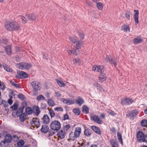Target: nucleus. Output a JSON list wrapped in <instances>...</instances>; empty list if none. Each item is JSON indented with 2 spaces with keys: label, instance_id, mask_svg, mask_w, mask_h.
<instances>
[{
  "label": "nucleus",
  "instance_id": "13d9d810",
  "mask_svg": "<svg viewBox=\"0 0 147 147\" xmlns=\"http://www.w3.org/2000/svg\"><path fill=\"white\" fill-rule=\"evenodd\" d=\"M55 94V96L57 97H60L61 96V94L59 91L56 92Z\"/></svg>",
  "mask_w": 147,
  "mask_h": 147
},
{
  "label": "nucleus",
  "instance_id": "338daca9",
  "mask_svg": "<svg viewBox=\"0 0 147 147\" xmlns=\"http://www.w3.org/2000/svg\"><path fill=\"white\" fill-rule=\"evenodd\" d=\"M98 90H99L100 91H104V89L102 88L100 86L97 89Z\"/></svg>",
  "mask_w": 147,
  "mask_h": 147
},
{
  "label": "nucleus",
  "instance_id": "4468645a",
  "mask_svg": "<svg viewBox=\"0 0 147 147\" xmlns=\"http://www.w3.org/2000/svg\"><path fill=\"white\" fill-rule=\"evenodd\" d=\"M134 18L136 24H137L139 23V11L138 10H134Z\"/></svg>",
  "mask_w": 147,
  "mask_h": 147
},
{
  "label": "nucleus",
  "instance_id": "1a4fd4ad",
  "mask_svg": "<svg viewBox=\"0 0 147 147\" xmlns=\"http://www.w3.org/2000/svg\"><path fill=\"white\" fill-rule=\"evenodd\" d=\"M30 124L32 127H38L40 125L39 120L36 118H33L30 121Z\"/></svg>",
  "mask_w": 147,
  "mask_h": 147
},
{
  "label": "nucleus",
  "instance_id": "aec40b11",
  "mask_svg": "<svg viewBox=\"0 0 147 147\" xmlns=\"http://www.w3.org/2000/svg\"><path fill=\"white\" fill-rule=\"evenodd\" d=\"M83 42L81 41H78L76 42V47L77 50L81 49V47L83 46Z\"/></svg>",
  "mask_w": 147,
  "mask_h": 147
},
{
  "label": "nucleus",
  "instance_id": "680f3d73",
  "mask_svg": "<svg viewBox=\"0 0 147 147\" xmlns=\"http://www.w3.org/2000/svg\"><path fill=\"white\" fill-rule=\"evenodd\" d=\"M69 119V116L67 114H65L63 116V119L64 120L67 119Z\"/></svg>",
  "mask_w": 147,
  "mask_h": 147
},
{
  "label": "nucleus",
  "instance_id": "473e14b6",
  "mask_svg": "<svg viewBox=\"0 0 147 147\" xmlns=\"http://www.w3.org/2000/svg\"><path fill=\"white\" fill-rule=\"evenodd\" d=\"M123 29L124 31L125 32H129L130 29L128 25H124L123 26Z\"/></svg>",
  "mask_w": 147,
  "mask_h": 147
},
{
  "label": "nucleus",
  "instance_id": "5701e85b",
  "mask_svg": "<svg viewBox=\"0 0 147 147\" xmlns=\"http://www.w3.org/2000/svg\"><path fill=\"white\" fill-rule=\"evenodd\" d=\"M48 129L49 127L48 126L46 125H43L41 129V131L42 132L46 133L48 131Z\"/></svg>",
  "mask_w": 147,
  "mask_h": 147
},
{
  "label": "nucleus",
  "instance_id": "4d7b16f0",
  "mask_svg": "<svg viewBox=\"0 0 147 147\" xmlns=\"http://www.w3.org/2000/svg\"><path fill=\"white\" fill-rule=\"evenodd\" d=\"M107 112L110 115L112 116H114L115 114V113L113 111H111V110L107 111Z\"/></svg>",
  "mask_w": 147,
  "mask_h": 147
},
{
  "label": "nucleus",
  "instance_id": "2f4dec72",
  "mask_svg": "<svg viewBox=\"0 0 147 147\" xmlns=\"http://www.w3.org/2000/svg\"><path fill=\"white\" fill-rule=\"evenodd\" d=\"M3 67L4 69L7 71L11 72L12 71V69L5 64L3 65Z\"/></svg>",
  "mask_w": 147,
  "mask_h": 147
},
{
  "label": "nucleus",
  "instance_id": "f3484780",
  "mask_svg": "<svg viewBox=\"0 0 147 147\" xmlns=\"http://www.w3.org/2000/svg\"><path fill=\"white\" fill-rule=\"evenodd\" d=\"M105 60L106 62L109 61L111 64H113L115 67L117 65V62L114 59L111 58L109 56L107 57Z\"/></svg>",
  "mask_w": 147,
  "mask_h": 147
},
{
  "label": "nucleus",
  "instance_id": "f03ea898",
  "mask_svg": "<svg viewBox=\"0 0 147 147\" xmlns=\"http://www.w3.org/2000/svg\"><path fill=\"white\" fill-rule=\"evenodd\" d=\"M81 132V128L79 127H76L74 130V132H71L69 135V138L70 140H74L78 137Z\"/></svg>",
  "mask_w": 147,
  "mask_h": 147
},
{
  "label": "nucleus",
  "instance_id": "4be33fe9",
  "mask_svg": "<svg viewBox=\"0 0 147 147\" xmlns=\"http://www.w3.org/2000/svg\"><path fill=\"white\" fill-rule=\"evenodd\" d=\"M67 52L69 55H71L73 53L75 55H77L78 52V51L76 49H73L71 50H67Z\"/></svg>",
  "mask_w": 147,
  "mask_h": 147
},
{
  "label": "nucleus",
  "instance_id": "f257e3e1",
  "mask_svg": "<svg viewBox=\"0 0 147 147\" xmlns=\"http://www.w3.org/2000/svg\"><path fill=\"white\" fill-rule=\"evenodd\" d=\"M5 26L6 30L10 31L18 30L19 29L18 24L15 22H6L5 23Z\"/></svg>",
  "mask_w": 147,
  "mask_h": 147
},
{
  "label": "nucleus",
  "instance_id": "4c0bfd02",
  "mask_svg": "<svg viewBox=\"0 0 147 147\" xmlns=\"http://www.w3.org/2000/svg\"><path fill=\"white\" fill-rule=\"evenodd\" d=\"M34 111L35 115L38 116L40 112L39 108L38 106L36 107Z\"/></svg>",
  "mask_w": 147,
  "mask_h": 147
},
{
  "label": "nucleus",
  "instance_id": "69168bd1",
  "mask_svg": "<svg viewBox=\"0 0 147 147\" xmlns=\"http://www.w3.org/2000/svg\"><path fill=\"white\" fill-rule=\"evenodd\" d=\"M8 102L10 105H11L13 103L12 100L11 99H8Z\"/></svg>",
  "mask_w": 147,
  "mask_h": 147
},
{
  "label": "nucleus",
  "instance_id": "09e8293b",
  "mask_svg": "<svg viewBox=\"0 0 147 147\" xmlns=\"http://www.w3.org/2000/svg\"><path fill=\"white\" fill-rule=\"evenodd\" d=\"M54 110L55 111H63V109L61 107H56L54 108Z\"/></svg>",
  "mask_w": 147,
  "mask_h": 147
},
{
  "label": "nucleus",
  "instance_id": "c03bdc74",
  "mask_svg": "<svg viewBox=\"0 0 147 147\" xmlns=\"http://www.w3.org/2000/svg\"><path fill=\"white\" fill-rule=\"evenodd\" d=\"M26 110L27 113L28 114H31L32 112V111L31 108L30 107H27Z\"/></svg>",
  "mask_w": 147,
  "mask_h": 147
},
{
  "label": "nucleus",
  "instance_id": "7c9ffc66",
  "mask_svg": "<svg viewBox=\"0 0 147 147\" xmlns=\"http://www.w3.org/2000/svg\"><path fill=\"white\" fill-rule=\"evenodd\" d=\"M72 61L74 64L77 65H80L81 63L80 60L78 58H77L74 59L72 60Z\"/></svg>",
  "mask_w": 147,
  "mask_h": 147
},
{
  "label": "nucleus",
  "instance_id": "0eeeda50",
  "mask_svg": "<svg viewBox=\"0 0 147 147\" xmlns=\"http://www.w3.org/2000/svg\"><path fill=\"white\" fill-rule=\"evenodd\" d=\"M134 102L131 99L125 97L121 99V103L122 105H129Z\"/></svg>",
  "mask_w": 147,
  "mask_h": 147
},
{
  "label": "nucleus",
  "instance_id": "3c124183",
  "mask_svg": "<svg viewBox=\"0 0 147 147\" xmlns=\"http://www.w3.org/2000/svg\"><path fill=\"white\" fill-rule=\"evenodd\" d=\"M18 107V104L17 103H15L14 104L13 106L11 107V108L13 110H16L17 109Z\"/></svg>",
  "mask_w": 147,
  "mask_h": 147
},
{
  "label": "nucleus",
  "instance_id": "dca6fc26",
  "mask_svg": "<svg viewBox=\"0 0 147 147\" xmlns=\"http://www.w3.org/2000/svg\"><path fill=\"white\" fill-rule=\"evenodd\" d=\"M42 122L45 124H47L50 121V118L47 114L44 115L42 118Z\"/></svg>",
  "mask_w": 147,
  "mask_h": 147
},
{
  "label": "nucleus",
  "instance_id": "6ab92c4d",
  "mask_svg": "<svg viewBox=\"0 0 147 147\" xmlns=\"http://www.w3.org/2000/svg\"><path fill=\"white\" fill-rule=\"evenodd\" d=\"M106 74L104 73L103 72L101 73V74L99 76V82H103L106 80Z\"/></svg>",
  "mask_w": 147,
  "mask_h": 147
},
{
  "label": "nucleus",
  "instance_id": "6e6552de",
  "mask_svg": "<svg viewBox=\"0 0 147 147\" xmlns=\"http://www.w3.org/2000/svg\"><path fill=\"white\" fill-rule=\"evenodd\" d=\"M90 118L92 120L98 124H101L102 123V120L97 115H91Z\"/></svg>",
  "mask_w": 147,
  "mask_h": 147
},
{
  "label": "nucleus",
  "instance_id": "5fc2aeb1",
  "mask_svg": "<svg viewBox=\"0 0 147 147\" xmlns=\"http://www.w3.org/2000/svg\"><path fill=\"white\" fill-rule=\"evenodd\" d=\"M70 127V126L69 124H67L64 126V129L65 130H68Z\"/></svg>",
  "mask_w": 147,
  "mask_h": 147
},
{
  "label": "nucleus",
  "instance_id": "9d476101",
  "mask_svg": "<svg viewBox=\"0 0 147 147\" xmlns=\"http://www.w3.org/2000/svg\"><path fill=\"white\" fill-rule=\"evenodd\" d=\"M18 75L16 76L17 78H26L28 77V74L22 71H17Z\"/></svg>",
  "mask_w": 147,
  "mask_h": 147
},
{
  "label": "nucleus",
  "instance_id": "a211bd4d",
  "mask_svg": "<svg viewBox=\"0 0 147 147\" xmlns=\"http://www.w3.org/2000/svg\"><path fill=\"white\" fill-rule=\"evenodd\" d=\"M29 20L31 21L34 20H36V16L34 13L28 14L26 15Z\"/></svg>",
  "mask_w": 147,
  "mask_h": 147
},
{
  "label": "nucleus",
  "instance_id": "bb28decb",
  "mask_svg": "<svg viewBox=\"0 0 147 147\" xmlns=\"http://www.w3.org/2000/svg\"><path fill=\"white\" fill-rule=\"evenodd\" d=\"M91 128L96 133L98 134H100V131L98 127L95 126H91Z\"/></svg>",
  "mask_w": 147,
  "mask_h": 147
},
{
  "label": "nucleus",
  "instance_id": "2eb2a0df",
  "mask_svg": "<svg viewBox=\"0 0 147 147\" xmlns=\"http://www.w3.org/2000/svg\"><path fill=\"white\" fill-rule=\"evenodd\" d=\"M65 134V131L61 130L57 132V135L59 138L63 139L64 138Z\"/></svg>",
  "mask_w": 147,
  "mask_h": 147
},
{
  "label": "nucleus",
  "instance_id": "37998d69",
  "mask_svg": "<svg viewBox=\"0 0 147 147\" xmlns=\"http://www.w3.org/2000/svg\"><path fill=\"white\" fill-rule=\"evenodd\" d=\"M141 124L143 126H146L147 125V120L145 119L142 120L141 122Z\"/></svg>",
  "mask_w": 147,
  "mask_h": 147
},
{
  "label": "nucleus",
  "instance_id": "ea45409f",
  "mask_svg": "<svg viewBox=\"0 0 147 147\" xmlns=\"http://www.w3.org/2000/svg\"><path fill=\"white\" fill-rule=\"evenodd\" d=\"M74 113L76 115H79L80 113V111L78 108L75 109H73Z\"/></svg>",
  "mask_w": 147,
  "mask_h": 147
},
{
  "label": "nucleus",
  "instance_id": "0e129e2a",
  "mask_svg": "<svg viewBox=\"0 0 147 147\" xmlns=\"http://www.w3.org/2000/svg\"><path fill=\"white\" fill-rule=\"evenodd\" d=\"M100 85L98 83H95L93 84V86L96 88L97 89L99 87Z\"/></svg>",
  "mask_w": 147,
  "mask_h": 147
},
{
  "label": "nucleus",
  "instance_id": "6e6d98bb",
  "mask_svg": "<svg viewBox=\"0 0 147 147\" xmlns=\"http://www.w3.org/2000/svg\"><path fill=\"white\" fill-rule=\"evenodd\" d=\"M18 97L20 99L22 100H24L25 98V97L24 95L22 94H19L18 95Z\"/></svg>",
  "mask_w": 147,
  "mask_h": 147
},
{
  "label": "nucleus",
  "instance_id": "8fccbe9b",
  "mask_svg": "<svg viewBox=\"0 0 147 147\" xmlns=\"http://www.w3.org/2000/svg\"><path fill=\"white\" fill-rule=\"evenodd\" d=\"M43 58L47 60H48L50 59V57L49 55H48L47 53H45L43 55Z\"/></svg>",
  "mask_w": 147,
  "mask_h": 147
},
{
  "label": "nucleus",
  "instance_id": "c85d7f7f",
  "mask_svg": "<svg viewBox=\"0 0 147 147\" xmlns=\"http://www.w3.org/2000/svg\"><path fill=\"white\" fill-rule=\"evenodd\" d=\"M76 104H78L80 106L84 102V100L81 98L79 97L78 99L76 100Z\"/></svg>",
  "mask_w": 147,
  "mask_h": 147
},
{
  "label": "nucleus",
  "instance_id": "412c9836",
  "mask_svg": "<svg viewBox=\"0 0 147 147\" xmlns=\"http://www.w3.org/2000/svg\"><path fill=\"white\" fill-rule=\"evenodd\" d=\"M110 142L112 147H119V145L117 142L112 139L110 140Z\"/></svg>",
  "mask_w": 147,
  "mask_h": 147
},
{
  "label": "nucleus",
  "instance_id": "e433bc0d",
  "mask_svg": "<svg viewBox=\"0 0 147 147\" xmlns=\"http://www.w3.org/2000/svg\"><path fill=\"white\" fill-rule=\"evenodd\" d=\"M26 118V115L24 114H21L20 116V120L22 121H24Z\"/></svg>",
  "mask_w": 147,
  "mask_h": 147
},
{
  "label": "nucleus",
  "instance_id": "603ef678",
  "mask_svg": "<svg viewBox=\"0 0 147 147\" xmlns=\"http://www.w3.org/2000/svg\"><path fill=\"white\" fill-rule=\"evenodd\" d=\"M128 116L129 117L130 119H133L134 118V117L135 116L133 113H132V111H131L129 113V114Z\"/></svg>",
  "mask_w": 147,
  "mask_h": 147
},
{
  "label": "nucleus",
  "instance_id": "423d86ee",
  "mask_svg": "<svg viewBox=\"0 0 147 147\" xmlns=\"http://www.w3.org/2000/svg\"><path fill=\"white\" fill-rule=\"evenodd\" d=\"M31 84L34 90L35 91L40 90L41 88L40 83L38 82L34 81L31 83Z\"/></svg>",
  "mask_w": 147,
  "mask_h": 147
},
{
  "label": "nucleus",
  "instance_id": "7ed1b4c3",
  "mask_svg": "<svg viewBox=\"0 0 147 147\" xmlns=\"http://www.w3.org/2000/svg\"><path fill=\"white\" fill-rule=\"evenodd\" d=\"M61 124L58 121L54 120L52 121L50 125V128L53 130L57 131L61 128Z\"/></svg>",
  "mask_w": 147,
  "mask_h": 147
},
{
  "label": "nucleus",
  "instance_id": "bf43d9fd",
  "mask_svg": "<svg viewBox=\"0 0 147 147\" xmlns=\"http://www.w3.org/2000/svg\"><path fill=\"white\" fill-rule=\"evenodd\" d=\"M131 111L132 113H133L135 116L138 113V112L137 110H132Z\"/></svg>",
  "mask_w": 147,
  "mask_h": 147
},
{
  "label": "nucleus",
  "instance_id": "58836bf2",
  "mask_svg": "<svg viewBox=\"0 0 147 147\" xmlns=\"http://www.w3.org/2000/svg\"><path fill=\"white\" fill-rule=\"evenodd\" d=\"M78 35L81 39H84V35L82 31H79L78 32Z\"/></svg>",
  "mask_w": 147,
  "mask_h": 147
},
{
  "label": "nucleus",
  "instance_id": "052dcab7",
  "mask_svg": "<svg viewBox=\"0 0 147 147\" xmlns=\"http://www.w3.org/2000/svg\"><path fill=\"white\" fill-rule=\"evenodd\" d=\"M7 102L4 100H2L1 98H0V105L3 104L5 105Z\"/></svg>",
  "mask_w": 147,
  "mask_h": 147
},
{
  "label": "nucleus",
  "instance_id": "9b49d317",
  "mask_svg": "<svg viewBox=\"0 0 147 147\" xmlns=\"http://www.w3.org/2000/svg\"><path fill=\"white\" fill-rule=\"evenodd\" d=\"M145 136L141 132L139 131L138 132L137 135V140L140 142H144Z\"/></svg>",
  "mask_w": 147,
  "mask_h": 147
},
{
  "label": "nucleus",
  "instance_id": "79ce46f5",
  "mask_svg": "<svg viewBox=\"0 0 147 147\" xmlns=\"http://www.w3.org/2000/svg\"><path fill=\"white\" fill-rule=\"evenodd\" d=\"M117 138L120 142L123 144L122 138L121 134L119 132H118L117 134Z\"/></svg>",
  "mask_w": 147,
  "mask_h": 147
},
{
  "label": "nucleus",
  "instance_id": "de8ad7c7",
  "mask_svg": "<svg viewBox=\"0 0 147 147\" xmlns=\"http://www.w3.org/2000/svg\"><path fill=\"white\" fill-rule=\"evenodd\" d=\"M21 17L22 22L24 24L26 23L27 20L23 16H21Z\"/></svg>",
  "mask_w": 147,
  "mask_h": 147
},
{
  "label": "nucleus",
  "instance_id": "ddd939ff",
  "mask_svg": "<svg viewBox=\"0 0 147 147\" xmlns=\"http://www.w3.org/2000/svg\"><path fill=\"white\" fill-rule=\"evenodd\" d=\"M61 101L64 104H66L67 105H71L75 103L74 100L69 99L62 98Z\"/></svg>",
  "mask_w": 147,
  "mask_h": 147
},
{
  "label": "nucleus",
  "instance_id": "cd10ccee",
  "mask_svg": "<svg viewBox=\"0 0 147 147\" xmlns=\"http://www.w3.org/2000/svg\"><path fill=\"white\" fill-rule=\"evenodd\" d=\"M69 39L74 43H75L78 41L77 37L74 36L70 37L69 38Z\"/></svg>",
  "mask_w": 147,
  "mask_h": 147
},
{
  "label": "nucleus",
  "instance_id": "c756f323",
  "mask_svg": "<svg viewBox=\"0 0 147 147\" xmlns=\"http://www.w3.org/2000/svg\"><path fill=\"white\" fill-rule=\"evenodd\" d=\"M56 81L58 84L61 87H64L65 86V84L61 80H56Z\"/></svg>",
  "mask_w": 147,
  "mask_h": 147
},
{
  "label": "nucleus",
  "instance_id": "72a5a7b5",
  "mask_svg": "<svg viewBox=\"0 0 147 147\" xmlns=\"http://www.w3.org/2000/svg\"><path fill=\"white\" fill-rule=\"evenodd\" d=\"M84 134L86 136H88L90 135L91 133L90 129H85L84 131Z\"/></svg>",
  "mask_w": 147,
  "mask_h": 147
},
{
  "label": "nucleus",
  "instance_id": "a19ab883",
  "mask_svg": "<svg viewBox=\"0 0 147 147\" xmlns=\"http://www.w3.org/2000/svg\"><path fill=\"white\" fill-rule=\"evenodd\" d=\"M5 50L8 55H10L11 53V47L10 46H7L5 48Z\"/></svg>",
  "mask_w": 147,
  "mask_h": 147
},
{
  "label": "nucleus",
  "instance_id": "864d4df0",
  "mask_svg": "<svg viewBox=\"0 0 147 147\" xmlns=\"http://www.w3.org/2000/svg\"><path fill=\"white\" fill-rule=\"evenodd\" d=\"M5 88V85L3 83H2L0 85V89L4 90Z\"/></svg>",
  "mask_w": 147,
  "mask_h": 147
},
{
  "label": "nucleus",
  "instance_id": "393cba45",
  "mask_svg": "<svg viewBox=\"0 0 147 147\" xmlns=\"http://www.w3.org/2000/svg\"><path fill=\"white\" fill-rule=\"evenodd\" d=\"M48 105L51 107H53L55 105V103L54 101L51 99H49L47 101Z\"/></svg>",
  "mask_w": 147,
  "mask_h": 147
},
{
  "label": "nucleus",
  "instance_id": "c9c22d12",
  "mask_svg": "<svg viewBox=\"0 0 147 147\" xmlns=\"http://www.w3.org/2000/svg\"><path fill=\"white\" fill-rule=\"evenodd\" d=\"M36 100L38 101L41 100H45V98L42 95H40L37 96Z\"/></svg>",
  "mask_w": 147,
  "mask_h": 147
},
{
  "label": "nucleus",
  "instance_id": "a878e982",
  "mask_svg": "<svg viewBox=\"0 0 147 147\" xmlns=\"http://www.w3.org/2000/svg\"><path fill=\"white\" fill-rule=\"evenodd\" d=\"M96 7L98 9L101 10L103 7V4L100 2H97L96 3Z\"/></svg>",
  "mask_w": 147,
  "mask_h": 147
},
{
  "label": "nucleus",
  "instance_id": "b1692460",
  "mask_svg": "<svg viewBox=\"0 0 147 147\" xmlns=\"http://www.w3.org/2000/svg\"><path fill=\"white\" fill-rule=\"evenodd\" d=\"M142 40L138 37L135 38L133 41V43L134 44H139L142 42Z\"/></svg>",
  "mask_w": 147,
  "mask_h": 147
},
{
  "label": "nucleus",
  "instance_id": "f704fd0d",
  "mask_svg": "<svg viewBox=\"0 0 147 147\" xmlns=\"http://www.w3.org/2000/svg\"><path fill=\"white\" fill-rule=\"evenodd\" d=\"M82 112L86 114H87L88 113L89 111L88 109L86 106L85 105L83 106L82 107Z\"/></svg>",
  "mask_w": 147,
  "mask_h": 147
},
{
  "label": "nucleus",
  "instance_id": "f8f14e48",
  "mask_svg": "<svg viewBox=\"0 0 147 147\" xmlns=\"http://www.w3.org/2000/svg\"><path fill=\"white\" fill-rule=\"evenodd\" d=\"M92 70L95 71L102 73L104 71L103 66H100L95 65L92 68Z\"/></svg>",
  "mask_w": 147,
  "mask_h": 147
},
{
  "label": "nucleus",
  "instance_id": "49530a36",
  "mask_svg": "<svg viewBox=\"0 0 147 147\" xmlns=\"http://www.w3.org/2000/svg\"><path fill=\"white\" fill-rule=\"evenodd\" d=\"M24 144V141L22 140H20L18 141L17 144L18 146L21 147Z\"/></svg>",
  "mask_w": 147,
  "mask_h": 147
},
{
  "label": "nucleus",
  "instance_id": "20e7f679",
  "mask_svg": "<svg viewBox=\"0 0 147 147\" xmlns=\"http://www.w3.org/2000/svg\"><path fill=\"white\" fill-rule=\"evenodd\" d=\"M11 136L9 134H7L5 136L4 139L0 143V147H5L7 143L11 142Z\"/></svg>",
  "mask_w": 147,
  "mask_h": 147
},
{
  "label": "nucleus",
  "instance_id": "e2e57ef3",
  "mask_svg": "<svg viewBox=\"0 0 147 147\" xmlns=\"http://www.w3.org/2000/svg\"><path fill=\"white\" fill-rule=\"evenodd\" d=\"M125 16L126 19L128 20H129L130 19V16L129 14L127 13H125Z\"/></svg>",
  "mask_w": 147,
  "mask_h": 147
},
{
  "label": "nucleus",
  "instance_id": "a18cd8bd",
  "mask_svg": "<svg viewBox=\"0 0 147 147\" xmlns=\"http://www.w3.org/2000/svg\"><path fill=\"white\" fill-rule=\"evenodd\" d=\"M49 113L51 117H54L55 116V113L54 111L52 109H49Z\"/></svg>",
  "mask_w": 147,
  "mask_h": 147
},
{
  "label": "nucleus",
  "instance_id": "774afa93",
  "mask_svg": "<svg viewBox=\"0 0 147 147\" xmlns=\"http://www.w3.org/2000/svg\"><path fill=\"white\" fill-rule=\"evenodd\" d=\"M14 87L17 88H20V86L19 84H15L13 86Z\"/></svg>",
  "mask_w": 147,
  "mask_h": 147
},
{
  "label": "nucleus",
  "instance_id": "39448f33",
  "mask_svg": "<svg viewBox=\"0 0 147 147\" xmlns=\"http://www.w3.org/2000/svg\"><path fill=\"white\" fill-rule=\"evenodd\" d=\"M17 66L21 69H28L32 67L31 65L27 63H21L17 65Z\"/></svg>",
  "mask_w": 147,
  "mask_h": 147
}]
</instances>
